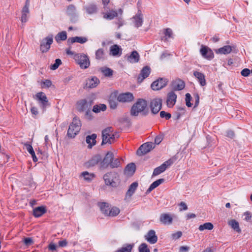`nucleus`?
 I'll use <instances>...</instances> for the list:
<instances>
[{
	"label": "nucleus",
	"mask_w": 252,
	"mask_h": 252,
	"mask_svg": "<svg viewBox=\"0 0 252 252\" xmlns=\"http://www.w3.org/2000/svg\"><path fill=\"white\" fill-rule=\"evenodd\" d=\"M81 126V123L79 119L75 117L70 124L67 130V135L70 138H74L79 133Z\"/></svg>",
	"instance_id": "nucleus-1"
},
{
	"label": "nucleus",
	"mask_w": 252,
	"mask_h": 252,
	"mask_svg": "<svg viewBox=\"0 0 252 252\" xmlns=\"http://www.w3.org/2000/svg\"><path fill=\"white\" fill-rule=\"evenodd\" d=\"M147 106V101L143 99H139L131 107L130 114L132 116H137L140 113L144 111Z\"/></svg>",
	"instance_id": "nucleus-2"
},
{
	"label": "nucleus",
	"mask_w": 252,
	"mask_h": 252,
	"mask_svg": "<svg viewBox=\"0 0 252 252\" xmlns=\"http://www.w3.org/2000/svg\"><path fill=\"white\" fill-rule=\"evenodd\" d=\"M111 132L112 127H108L102 131V145L106 144L107 143L111 144L112 141L114 139H115V137H118V135L117 133L112 134Z\"/></svg>",
	"instance_id": "nucleus-3"
},
{
	"label": "nucleus",
	"mask_w": 252,
	"mask_h": 252,
	"mask_svg": "<svg viewBox=\"0 0 252 252\" xmlns=\"http://www.w3.org/2000/svg\"><path fill=\"white\" fill-rule=\"evenodd\" d=\"M76 62L82 69H86L89 67L90 62L88 57L84 54H77L74 56Z\"/></svg>",
	"instance_id": "nucleus-4"
},
{
	"label": "nucleus",
	"mask_w": 252,
	"mask_h": 252,
	"mask_svg": "<svg viewBox=\"0 0 252 252\" xmlns=\"http://www.w3.org/2000/svg\"><path fill=\"white\" fill-rule=\"evenodd\" d=\"M53 42V34H49L47 37L43 38L40 42V48L41 51L42 53H45L48 51Z\"/></svg>",
	"instance_id": "nucleus-5"
},
{
	"label": "nucleus",
	"mask_w": 252,
	"mask_h": 252,
	"mask_svg": "<svg viewBox=\"0 0 252 252\" xmlns=\"http://www.w3.org/2000/svg\"><path fill=\"white\" fill-rule=\"evenodd\" d=\"M36 99L38 101L40 107L45 111L46 107L50 106L48 99L46 94L43 92H39L35 95Z\"/></svg>",
	"instance_id": "nucleus-6"
},
{
	"label": "nucleus",
	"mask_w": 252,
	"mask_h": 252,
	"mask_svg": "<svg viewBox=\"0 0 252 252\" xmlns=\"http://www.w3.org/2000/svg\"><path fill=\"white\" fill-rule=\"evenodd\" d=\"M162 100L160 98H156L151 100L150 108L152 112L157 114L161 109Z\"/></svg>",
	"instance_id": "nucleus-7"
},
{
	"label": "nucleus",
	"mask_w": 252,
	"mask_h": 252,
	"mask_svg": "<svg viewBox=\"0 0 252 252\" xmlns=\"http://www.w3.org/2000/svg\"><path fill=\"white\" fill-rule=\"evenodd\" d=\"M173 163V160L171 159H169L166 161H165L163 163H162L160 166L156 168L154 172L153 173V176H157L160 173L163 172L168 167L171 165Z\"/></svg>",
	"instance_id": "nucleus-8"
},
{
	"label": "nucleus",
	"mask_w": 252,
	"mask_h": 252,
	"mask_svg": "<svg viewBox=\"0 0 252 252\" xmlns=\"http://www.w3.org/2000/svg\"><path fill=\"white\" fill-rule=\"evenodd\" d=\"M154 148V144L152 143H145L139 148L137 151V154L140 156L144 155L149 152Z\"/></svg>",
	"instance_id": "nucleus-9"
},
{
	"label": "nucleus",
	"mask_w": 252,
	"mask_h": 252,
	"mask_svg": "<svg viewBox=\"0 0 252 252\" xmlns=\"http://www.w3.org/2000/svg\"><path fill=\"white\" fill-rule=\"evenodd\" d=\"M168 82L165 78H159L153 82L151 84V88L155 91H158L164 87Z\"/></svg>",
	"instance_id": "nucleus-10"
},
{
	"label": "nucleus",
	"mask_w": 252,
	"mask_h": 252,
	"mask_svg": "<svg viewBox=\"0 0 252 252\" xmlns=\"http://www.w3.org/2000/svg\"><path fill=\"white\" fill-rule=\"evenodd\" d=\"M117 174L115 172H108L103 176V179L105 183L107 186H110L113 187L116 186V183L113 181L114 177H116Z\"/></svg>",
	"instance_id": "nucleus-11"
},
{
	"label": "nucleus",
	"mask_w": 252,
	"mask_h": 252,
	"mask_svg": "<svg viewBox=\"0 0 252 252\" xmlns=\"http://www.w3.org/2000/svg\"><path fill=\"white\" fill-rule=\"evenodd\" d=\"M113 159V154L111 152H108L106 155L103 160L100 163V168L104 169L107 168L110 164L111 165L112 160Z\"/></svg>",
	"instance_id": "nucleus-12"
},
{
	"label": "nucleus",
	"mask_w": 252,
	"mask_h": 252,
	"mask_svg": "<svg viewBox=\"0 0 252 252\" xmlns=\"http://www.w3.org/2000/svg\"><path fill=\"white\" fill-rule=\"evenodd\" d=\"M134 99L132 93L127 92L120 94L117 97V100L121 102H129Z\"/></svg>",
	"instance_id": "nucleus-13"
},
{
	"label": "nucleus",
	"mask_w": 252,
	"mask_h": 252,
	"mask_svg": "<svg viewBox=\"0 0 252 252\" xmlns=\"http://www.w3.org/2000/svg\"><path fill=\"white\" fill-rule=\"evenodd\" d=\"M159 221L164 225H171L173 222V216L169 213H162L160 216Z\"/></svg>",
	"instance_id": "nucleus-14"
},
{
	"label": "nucleus",
	"mask_w": 252,
	"mask_h": 252,
	"mask_svg": "<svg viewBox=\"0 0 252 252\" xmlns=\"http://www.w3.org/2000/svg\"><path fill=\"white\" fill-rule=\"evenodd\" d=\"M177 95L173 91H171L167 94L166 104L168 107L172 108L176 102Z\"/></svg>",
	"instance_id": "nucleus-15"
},
{
	"label": "nucleus",
	"mask_w": 252,
	"mask_h": 252,
	"mask_svg": "<svg viewBox=\"0 0 252 252\" xmlns=\"http://www.w3.org/2000/svg\"><path fill=\"white\" fill-rule=\"evenodd\" d=\"M200 52L201 55L208 60L212 59L214 57L213 51L207 47L202 46Z\"/></svg>",
	"instance_id": "nucleus-16"
},
{
	"label": "nucleus",
	"mask_w": 252,
	"mask_h": 252,
	"mask_svg": "<svg viewBox=\"0 0 252 252\" xmlns=\"http://www.w3.org/2000/svg\"><path fill=\"white\" fill-rule=\"evenodd\" d=\"M30 0H26L25 5L22 10L21 21L25 23L28 21L29 13Z\"/></svg>",
	"instance_id": "nucleus-17"
},
{
	"label": "nucleus",
	"mask_w": 252,
	"mask_h": 252,
	"mask_svg": "<svg viewBox=\"0 0 252 252\" xmlns=\"http://www.w3.org/2000/svg\"><path fill=\"white\" fill-rule=\"evenodd\" d=\"M145 239L151 244H154L158 241V237L154 230H150L145 236Z\"/></svg>",
	"instance_id": "nucleus-18"
},
{
	"label": "nucleus",
	"mask_w": 252,
	"mask_h": 252,
	"mask_svg": "<svg viewBox=\"0 0 252 252\" xmlns=\"http://www.w3.org/2000/svg\"><path fill=\"white\" fill-rule=\"evenodd\" d=\"M77 109L79 112H85L87 110L91 109V104L85 99H82L77 103Z\"/></svg>",
	"instance_id": "nucleus-19"
},
{
	"label": "nucleus",
	"mask_w": 252,
	"mask_h": 252,
	"mask_svg": "<svg viewBox=\"0 0 252 252\" xmlns=\"http://www.w3.org/2000/svg\"><path fill=\"white\" fill-rule=\"evenodd\" d=\"M88 41V38L84 36H75L70 37L67 39V42L68 45H70L75 42L80 44H84Z\"/></svg>",
	"instance_id": "nucleus-20"
},
{
	"label": "nucleus",
	"mask_w": 252,
	"mask_h": 252,
	"mask_svg": "<svg viewBox=\"0 0 252 252\" xmlns=\"http://www.w3.org/2000/svg\"><path fill=\"white\" fill-rule=\"evenodd\" d=\"M151 72L150 67L146 66L144 67L141 71V72L138 77V82H141L143 80L147 78Z\"/></svg>",
	"instance_id": "nucleus-21"
},
{
	"label": "nucleus",
	"mask_w": 252,
	"mask_h": 252,
	"mask_svg": "<svg viewBox=\"0 0 252 252\" xmlns=\"http://www.w3.org/2000/svg\"><path fill=\"white\" fill-rule=\"evenodd\" d=\"M122 53V49L117 44L111 46L110 48V55L114 57L120 56Z\"/></svg>",
	"instance_id": "nucleus-22"
},
{
	"label": "nucleus",
	"mask_w": 252,
	"mask_h": 252,
	"mask_svg": "<svg viewBox=\"0 0 252 252\" xmlns=\"http://www.w3.org/2000/svg\"><path fill=\"white\" fill-rule=\"evenodd\" d=\"M66 13L71 20L76 18L77 16V13L75 6L73 4L69 5L67 8Z\"/></svg>",
	"instance_id": "nucleus-23"
},
{
	"label": "nucleus",
	"mask_w": 252,
	"mask_h": 252,
	"mask_svg": "<svg viewBox=\"0 0 252 252\" xmlns=\"http://www.w3.org/2000/svg\"><path fill=\"white\" fill-rule=\"evenodd\" d=\"M99 83V79L95 76L89 78L86 80V86L89 88H95Z\"/></svg>",
	"instance_id": "nucleus-24"
},
{
	"label": "nucleus",
	"mask_w": 252,
	"mask_h": 252,
	"mask_svg": "<svg viewBox=\"0 0 252 252\" xmlns=\"http://www.w3.org/2000/svg\"><path fill=\"white\" fill-rule=\"evenodd\" d=\"M139 58L140 56L138 52L136 51H133L127 56V60L131 63H136L139 61Z\"/></svg>",
	"instance_id": "nucleus-25"
},
{
	"label": "nucleus",
	"mask_w": 252,
	"mask_h": 252,
	"mask_svg": "<svg viewBox=\"0 0 252 252\" xmlns=\"http://www.w3.org/2000/svg\"><path fill=\"white\" fill-rule=\"evenodd\" d=\"M101 159V157L100 155H95L87 162V165L89 167L94 166L100 162Z\"/></svg>",
	"instance_id": "nucleus-26"
},
{
	"label": "nucleus",
	"mask_w": 252,
	"mask_h": 252,
	"mask_svg": "<svg viewBox=\"0 0 252 252\" xmlns=\"http://www.w3.org/2000/svg\"><path fill=\"white\" fill-rule=\"evenodd\" d=\"M84 9L88 14H95L97 11V6L94 3H90L85 6Z\"/></svg>",
	"instance_id": "nucleus-27"
},
{
	"label": "nucleus",
	"mask_w": 252,
	"mask_h": 252,
	"mask_svg": "<svg viewBox=\"0 0 252 252\" xmlns=\"http://www.w3.org/2000/svg\"><path fill=\"white\" fill-rule=\"evenodd\" d=\"M133 22L136 27H141L143 24V15L141 13H138L132 18Z\"/></svg>",
	"instance_id": "nucleus-28"
},
{
	"label": "nucleus",
	"mask_w": 252,
	"mask_h": 252,
	"mask_svg": "<svg viewBox=\"0 0 252 252\" xmlns=\"http://www.w3.org/2000/svg\"><path fill=\"white\" fill-rule=\"evenodd\" d=\"M193 75L197 79L201 86H204L206 85V82L204 74L200 72L194 71Z\"/></svg>",
	"instance_id": "nucleus-29"
},
{
	"label": "nucleus",
	"mask_w": 252,
	"mask_h": 252,
	"mask_svg": "<svg viewBox=\"0 0 252 252\" xmlns=\"http://www.w3.org/2000/svg\"><path fill=\"white\" fill-rule=\"evenodd\" d=\"M95 58L99 61H104L106 59V53L103 48H99L95 51Z\"/></svg>",
	"instance_id": "nucleus-30"
},
{
	"label": "nucleus",
	"mask_w": 252,
	"mask_h": 252,
	"mask_svg": "<svg viewBox=\"0 0 252 252\" xmlns=\"http://www.w3.org/2000/svg\"><path fill=\"white\" fill-rule=\"evenodd\" d=\"M232 51V47L229 45L224 46L223 47L215 50L217 54H228Z\"/></svg>",
	"instance_id": "nucleus-31"
},
{
	"label": "nucleus",
	"mask_w": 252,
	"mask_h": 252,
	"mask_svg": "<svg viewBox=\"0 0 252 252\" xmlns=\"http://www.w3.org/2000/svg\"><path fill=\"white\" fill-rule=\"evenodd\" d=\"M46 212V209L44 206H40L34 208L33 210V215L35 217H41Z\"/></svg>",
	"instance_id": "nucleus-32"
},
{
	"label": "nucleus",
	"mask_w": 252,
	"mask_h": 252,
	"mask_svg": "<svg viewBox=\"0 0 252 252\" xmlns=\"http://www.w3.org/2000/svg\"><path fill=\"white\" fill-rule=\"evenodd\" d=\"M136 166L134 163H130L128 164L126 167L125 173L127 175H132L135 171Z\"/></svg>",
	"instance_id": "nucleus-33"
},
{
	"label": "nucleus",
	"mask_w": 252,
	"mask_h": 252,
	"mask_svg": "<svg viewBox=\"0 0 252 252\" xmlns=\"http://www.w3.org/2000/svg\"><path fill=\"white\" fill-rule=\"evenodd\" d=\"M117 16L118 13L116 11L114 10H111L109 11L104 13L103 14V18L107 20H112Z\"/></svg>",
	"instance_id": "nucleus-34"
},
{
	"label": "nucleus",
	"mask_w": 252,
	"mask_h": 252,
	"mask_svg": "<svg viewBox=\"0 0 252 252\" xmlns=\"http://www.w3.org/2000/svg\"><path fill=\"white\" fill-rule=\"evenodd\" d=\"M138 187V183L137 182H133L129 187L128 190L126 193V197H130L134 193L135 190Z\"/></svg>",
	"instance_id": "nucleus-35"
},
{
	"label": "nucleus",
	"mask_w": 252,
	"mask_h": 252,
	"mask_svg": "<svg viewBox=\"0 0 252 252\" xmlns=\"http://www.w3.org/2000/svg\"><path fill=\"white\" fill-rule=\"evenodd\" d=\"M96 135L93 134L91 135H88L86 137V142L89 144L88 147L92 148V147L95 144Z\"/></svg>",
	"instance_id": "nucleus-36"
},
{
	"label": "nucleus",
	"mask_w": 252,
	"mask_h": 252,
	"mask_svg": "<svg viewBox=\"0 0 252 252\" xmlns=\"http://www.w3.org/2000/svg\"><path fill=\"white\" fill-rule=\"evenodd\" d=\"M228 224L236 232L238 233H240L241 232V230L239 227V222L235 220H229Z\"/></svg>",
	"instance_id": "nucleus-37"
},
{
	"label": "nucleus",
	"mask_w": 252,
	"mask_h": 252,
	"mask_svg": "<svg viewBox=\"0 0 252 252\" xmlns=\"http://www.w3.org/2000/svg\"><path fill=\"white\" fill-rule=\"evenodd\" d=\"M98 206L100 209L101 212L105 215L108 216L109 211L110 209V207L108 204L105 202H101L98 204Z\"/></svg>",
	"instance_id": "nucleus-38"
},
{
	"label": "nucleus",
	"mask_w": 252,
	"mask_h": 252,
	"mask_svg": "<svg viewBox=\"0 0 252 252\" xmlns=\"http://www.w3.org/2000/svg\"><path fill=\"white\" fill-rule=\"evenodd\" d=\"M55 40L58 43L61 41H64L67 39V33L65 31H63L59 32L55 36Z\"/></svg>",
	"instance_id": "nucleus-39"
},
{
	"label": "nucleus",
	"mask_w": 252,
	"mask_h": 252,
	"mask_svg": "<svg viewBox=\"0 0 252 252\" xmlns=\"http://www.w3.org/2000/svg\"><path fill=\"white\" fill-rule=\"evenodd\" d=\"M164 182L163 179H159L154 182L150 186L147 190V193H150L152 190L158 187L159 185Z\"/></svg>",
	"instance_id": "nucleus-40"
},
{
	"label": "nucleus",
	"mask_w": 252,
	"mask_h": 252,
	"mask_svg": "<svg viewBox=\"0 0 252 252\" xmlns=\"http://www.w3.org/2000/svg\"><path fill=\"white\" fill-rule=\"evenodd\" d=\"M214 228L213 224L211 222H206L199 226V230L200 231H203L204 230H211Z\"/></svg>",
	"instance_id": "nucleus-41"
},
{
	"label": "nucleus",
	"mask_w": 252,
	"mask_h": 252,
	"mask_svg": "<svg viewBox=\"0 0 252 252\" xmlns=\"http://www.w3.org/2000/svg\"><path fill=\"white\" fill-rule=\"evenodd\" d=\"M106 106L103 104L95 105L93 107V111L94 113H99L101 111H104L106 109Z\"/></svg>",
	"instance_id": "nucleus-42"
},
{
	"label": "nucleus",
	"mask_w": 252,
	"mask_h": 252,
	"mask_svg": "<svg viewBox=\"0 0 252 252\" xmlns=\"http://www.w3.org/2000/svg\"><path fill=\"white\" fill-rule=\"evenodd\" d=\"M184 87L185 83L183 81L179 80L175 82L174 85V89L175 90H182L184 88Z\"/></svg>",
	"instance_id": "nucleus-43"
},
{
	"label": "nucleus",
	"mask_w": 252,
	"mask_h": 252,
	"mask_svg": "<svg viewBox=\"0 0 252 252\" xmlns=\"http://www.w3.org/2000/svg\"><path fill=\"white\" fill-rule=\"evenodd\" d=\"M120 213V210L116 207H113L110 208L108 216L115 217L118 215Z\"/></svg>",
	"instance_id": "nucleus-44"
},
{
	"label": "nucleus",
	"mask_w": 252,
	"mask_h": 252,
	"mask_svg": "<svg viewBox=\"0 0 252 252\" xmlns=\"http://www.w3.org/2000/svg\"><path fill=\"white\" fill-rule=\"evenodd\" d=\"M82 176L84 177V180L88 182H90L94 177V174H90L87 171L82 172Z\"/></svg>",
	"instance_id": "nucleus-45"
},
{
	"label": "nucleus",
	"mask_w": 252,
	"mask_h": 252,
	"mask_svg": "<svg viewBox=\"0 0 252 252\" xmlns=\"http://www.w3.org/2000/svg\"><path fill=\"white\" fill-rule=\"evenodd\" d=\"M133 246V245L128 244L126 247H122L121 249L117 250L115 252H131Z\"/></svg>",
	"instance_id": "nucleus-46"
},
{
	"label": "nucleus",
	"mask_w": 252,
	"mask_h": 252,
	"mask_svg": "<svg viewBox=\"0 0 252 252\" xmlns=\"http://www.w3.org/2000/svg\"><path fill=\"white\" fill-rule=\"evenodd\" d=\"M101 71L105 76L110 77L113 74V70L108 67H102Z\"/></svg>",
	"instance_id": "nucleus-47"
},
{
	"label": "nucleus",
	"mask_w": 252,
	"mask_h": 252,
	"mask_svg": "<svg viewBox=\"0 0 252 252\" xmlns=\"http://www.w3.org/2000/svg\"><path fill=\"white\" fill-rule=\"evenodd\" d=\"M139 252H150V250L146 243H142L138 247Z\"/></svg>",
	"instance_id": "nucleus-48"
},
{
	"label": "nucleus",
	"mask_w": 252,
	"mask_h": 252,
	"mask_svg": "<svg viewBox=\"0 0 252 252\" xmlns=\"http://www.w3.org/2000/svg\"><path fill=\"white\" fill-rule=\"evenodd\" d=\"M120 165V161L118 158H114L112 160L111 167L112 168L118 167Z\"/></svg>",
	"instance_id": "nucleus-49"
},
{
	"label": "nucleus",
	"mask_w": 252,
	"mask_h": 252,
	"mask_svg": "<svg viewBox=\"0 0 252 252\" xmlns=\"http://www.w3.org/2000/svg\"><path fill=\"white\" fill-rule=\"evenodd\" d=\"M62 61L60 59H57L55 60V63L51 65L50 69L52 70H56L58 68L59 65L61 64Z\"/></svg>",
	"instance_id": "nucleus-50"
},
{
	"label": "nucleus",
	"mask_w": 252,
	"mask_h": 252,
	"mask_svg": "<svg viewBox=\"0 0 252 252\" xmlns=\"http://www.w3.org/2000/svg\"><path fill=\"white\" fill-rule=\"evenodd\" d=\"M243 217H244V220L246 221H250L252 218V213L249 211H246L244 213Z\"/></svg>",
	"instance_id": "nucleus-51"
},
{
	"label": "nucleus",
	"mask_w": 252,
	"mask_h": 252,
	"mask_svg": "<svg viewBox=\"0 0 252 252\" xmlns=\"http://www.w3.org/2000/svg\"><path fill=\"white\" fill-rule=\"evenodd\" d=\"M160 116L162 118H165L166 120H169L171 117V115L170 113H167L164 111H162L160 112Z\"/></svg>",
	"instance_id": "nucleus-52"
},
{
	"label": "nucleus",
	"mask_w": 252,
	"mask_h": 252,
	"mask_svg": "<svg viewBox=\"0 0 252 252\" xmlns=\"http://www.w3.org/2000/svg\"><path fill=\"white\" fill-rule=\"evenodd\" d=\"M191 98V97L190 94L189 93L186 94V105L189 107H191L192 105V104L190 103Z\"/></svg>",
	"instance_id": "nucleus-53"
},
{
	"label": "nucleus",
	"mask_w": 252,
	"mask_h": 252,
	"mask_svg": "<svg viewBox=\"0 0 252 252\" xmlns=\"http://www.w3.org/2000/svg\"><path fill=\"white\" fill-rule=\"evenodd\" d=\"M109 106L111 109H115L117 107V102L114 100L110 99L109 101Z\"/></svg>",
	"instance_id": "nucleus-54"
},
{
	"label": "nucleus",
	"mask_w": 252,
	"mask_h": 252,
	"mask_svg": "<svg viewBox=\"0 0 252 252\" xmlns=\"http://www.w3.org/2000/svg\"><path fill=\"white\" fill-rule=\"evenodd\" d=\"M164 34L166 37L168 38L172 37L173 33L171 29L169 28L166 29L164 32Z\"/></svg>",
	"instance_id": "nucleus-55"
},
{
	"label": "nucleus",
	"mask_w": 252,
	"mask_h": 252,
	"mask_svg": "<svg viewBox=\"0 0 252 252\" xmlns=\"http://www.w3.org/2000/svg\"><path fill=\"white\" fill-rule=\"evenodd\" d=\"M25 146L26 148V149L27 150V151L31 154H33V153L34 152L33 149V148L32 147V146L30 144H25Z\"/></svg>",
	"instance_id": "nucleus-56"
},
{
	"label": "nucleus",
	"mask_w": 252,
	"mask_h": 252,
	"mask_svg": "<svg viewBox=\"0 0 252 252\" xmlns=\"http://www.w3.org/2000/svg\"><path fill=\"white\" fill-rule=\"evenodd\" d=\"M24 243L27 246H30L33 243L32 239L31 238H25Z\"/></svg>",
	"instance_id": "nucleus-57"
},
{
	"label": "nucleus",
	"mask_w": 252,
	"mask_h": 252,
	"mask_svg": "<svg viewBox=\"0 0 252 252\" xmlns=\"http://www.w3.org/2000/svg\"><path fill=\"white\" fill-rule=\"evenodd\" d=\"M182 235L181 231H178L172 234V237L173 239H177L180 238Z\"/></svg>",
	"instance_id": "nucleus-58"
},
{
	"label": "nucleus",
	"mask_w": 252,
	"mask_h": 252,
	"mask_svg": "<svg viewBox=\"0 0 252 252\" xmlns=\"http://www.w3.org/2000/svg\"><path fill=\"white\" fill-rule=\"evenodd\" d=\"M241 75L243 76H248L250 74V70L248 68H245L241 71Z\"/></svg>",
	"instance_id": "nucleus-59"
},
{
	"label": "nucleus",
	"mask_w": 252,
	"mask_h": 252,
	"mask_svg": "<svg viewBox=\"0 0 252 252\" xmlns=\"http://www.w3.org/2000/svg\"><path fill=\"white\" fill-rule=\"evenodd\" d=\"M179 206L180 207V211H183V210H187L188 209V206H187V204L184 202H181L179 204Z\"/></svg>",
	"instance_id": "nucleus-60"
},
{
	"label": "nucleus",
	"mask_w": 252,
	"mask_h": 252,
	"mask_svg": "<svg viewBox=\"0 0 252 252\" xmlns=\"http://www.w3.org/2000/svg\"><path fill=\"white\" fill-rule=\"evenodd\" d=\"M59 246L60 247H65L67 245V242L66 240H63L62 241H60L58 243Z\"/></svg>",
	"instance_id": "nucleus-61"
},
{
	"label": "nucleus",
	"mask_w": 252,
	"mask_h": 252,
	"mask_svg": "<svg viewBox=\"0 0 252 252\" xmlns=\"http://www.w3.org/2000/svg\"><path fill=\"white\" fill-rule=\"evenodd\" d=\"M226 136L230 138H233L235 136L234 132L232 130H228L226 132Z\"/></svg>",
	"instance_id": "nucleus-62"
},
{
	"label": "nucleus",
	"mask_w": 252,
	"mask_h": 252,
	"mask_svg": "<svg viewBox=\"0 0 252 252\" xmlns=\"http://www.w3.org/2000/svg\"><path fill=\"white\" fill-rule=\"evenodd\" d=\"M56 245L53 243H51L49 245V249L51 251H55L56 250Z\"/></svg>",
	"instance_id": "nucleus-63"
},
{
	"label": "nucleus",
	"mask_w": 252,
	"mask_h": 252,
	"mask_svg": "<svg viewBox=\"0 0 252 252\" xmlns=\"http://www.w3.org/2000/svg\"><path fill=\"white\" fill-rule=\"evenodd\" d=\"M31 111L33 115H36L38 114L37 109L35 107H32L31 108Z\"/></svg>",
	"instance_id": "nucleus-64"
}]
</instances>
